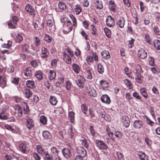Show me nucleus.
<instances>
[{
    "label": "nucleus",
    "instance_id": "13d9d810",
    "mask_svg": "<svg viewBox=\"0 0 160 160\" xmlns=\"http://www.w3.org/2000/svg\"><path fill=\"white\" fill-rule=\"evenodd\" d=\"M134 41V40L132 38H131L130 40H128V46L129 48H132L134 46L133 42Z\"/></svg>",
    "mask_w": 160,
    "mask_h": 160
},
{
    "label": "nucleus",
    "instance_id": "0eeeda50",
    "mask_svg": "<svg viewBox=\"0 0 160 160\" xmlns=\"http://www.w3.org/2000/svg\"><path fill=\"white\" fill-rule=\"evenodd\" d=\"M49 55V51L44 47H42L41 49L40 54L41 57L43 59L48 58Z\"/></svg>",
    "mask_w": 160,
    "mask_h": 160
},
{
    "label": "nucleus",
    "instance_id": "1a4fd4ad",
    "mask_svg": "<svg viewBox=\"0 0 160 160\" xmlns=\"http://www.w3.org/2000/svg\"><path fill=\"white\" fill-rule=\"evenodd\" d=\"M87 90L89 95L93 97L96 96L97 93L96 90L89 85L87 87Z\"/></svg>",
    "mask_w": 160,
    "mask_h": 160
},
{
    "label": "nucleus",
    "instance_id": "a878e982",
    "mask_svg": "<svg viewBox=\"0 0 160 160\" xmlns=\"http://www.w3.org/2000/svg\"><path fill=\"white\" fill-rule=\"evenodd\" d=\"M74 9L77 15L80 14L82 10V8L79 4L75 5Z\"/></svg>",
    "mask_w": 160,
    "mask_h": 160
},
{
    "label": "nucleus",
    "instance_id": "bf43d9fd",
    "mask_svg": "<svg viewBox=\"0 0 160 160\" xmlns=\"http://www.w3.org/2000/svg\"><path fill=\"white\" fill-rule=\"evenodd\" d=\"M149 64L151 66H154V59L152 57H150L148 59Z\"/></svg>",
    "mask_w": 160,
    "mask_h": 160
},
{
    "label": "nucleus",
    "instance_id": "6e6d98bb",
    "mask_svg": "<svg viewBox=\"0 0 160 160\" xmlns=\"http://www.w3.org/2000/svg\"><path fill=\"white\" fill-rule=\"evenodd\" d=\"M6 84V81L4 78L1 76H0V85L2 87H4Z\"/></svg>",
    "mask_w": 160,
    "mask_h": 160
},
{
    "label": "nucleus",
    "instance_id": "bb28decb",
    "mask_svg": "<svg viewBox=\"0 0 160 160\" xmlns=\"http://www.w3.org/2000/svg\"><path fill=\"white\" fill-rule=\"evenodd\" d=\"M19 148L20 150L23 153H27L26 145L24 143L20 144L19 146Z\"/></svg>",
    "mask_w": 160,
    "mask_h": 160
},
{
    "label": "nucleus",
    "instance_id": "2eb2a0df",
    "mask_svg": "<svg viewBox=\"0 0 160 160\" xmlns=\"http://www.w3.org/2000/svg\"><path fill=\"white\" fill-rule=\"evenodd\" d=\"M101 101L103 103L109 104L110 103L111 100L109 97L107 95H103L101 98Z\"/></svg>",
    "mask_w": 160,
    "mask_h": 160
},
{
    "label": "nucleus",
    "instance_id": "412c9836",
    "mask_svg": "<svg viewBox=\"0 0 160 160\" xmlns=\"http://www.w3.org/2000/svg\"><path fill=\"white\" fill-rule=\"evenodd\" d=\"M137 155L139 157L141 160H148V156L142 152H138Z\"/></svg>",
    "mask_w": 160,
    "mask_h": 160
},
{
    "label": "nucleus",
    "instance_id": "4c0bfd02",
    "mask_svg": "<svg viewBox=\"0 0 160 160\" xmlns=\"http://www.w3.org/2000/svg\"><path fill=\"white\" fill-rule=\"evenodd\" d=\"M25 95L26 97L29 98L32 95V92L28 89H25L24 92Z\"/></svg>",
    "mask_w": 160,
    "mask_h": 160
},
{
    "label": "nucleus",
    "instance_id": "dca6fc26",
    "mask_svg": "<svg viewBox=\"0 0 160 160\" xmlns=\"http://www.w3.org/2000/svg\"><path fill=\"white\" fill-rule=\"evenodd\" d=\"M109 8L111 11L113 12H116V6L113 1H110L109 3Z\"/></svg>",
    "mask_w": 160,
    "mask_h": 160
},
{
    "label": "nucleus",
    "instance_id": "72a5a7b5",
    "mask_svg": "<svg viewBox=\"0 0 160 160\" xmlns=\"http://www.w3.org/2000/svg\"><path fill=\"white\" fill-rule=\"evenodd\" d=\"M26 85L28 87L31 88H33L35 87L34 82L32 81H27L26 82Z\"/></svg>",
    "mask_w": 160,
    "mask_h": 160
},
{
    "label": "nucleus",
    "instance_id": "58836bf2",
    "mask_svg": "<svg viewBox=\"0 0 160 160\" xmlns=\"http://www.w3.org/2000/svg\"><path fill=\"white\" fill-rule=\"evenodd\" d=\"M24 75L27 76H30L32 74V71L30 68H27L24 71Z\"/></svg>",
    "mask_w": 160,
    "mask_h": 160
},
{
    "label": "nucleus",
    "instance_id": "c85d7f7f",
    "mask_svg": "<svg viewBox=\"0 0 160 160\" xmlns=\"http://www.w3.org/2000/svg\"><path fill=\"white\" fill-rule=\"evenodd\" d=\"M142 78L143 77L140 73L138 72L136 73L135 80L137 82L139 83H141L143 81Z\"/></svg>",
    "mask_w": 160,
    "mask_h": 160
},
{
    "label": "nucleus",
    "instance_id": "864d4df0",
    "mask_svg": "<svg viewBox=\"0 0 160 160\" xmlns=\"http://www.w3.org/2000/svg\"><path fill=\"white\" fill-rule=\"evenodd\" d=\"M86 61L90 65L91 63H92L93 61V56L90 55L88 56L86 58Z\"/></svg>",
    "mask_w": 160,
    "mask_h": 160
},
{
    "label": "nucleus",
    "instance_id": "603ef678",
    "mask_svg": "<svg viewBox=\"0 0 160 160\" xmlns=\"http://www.w3.org/2000/svg\"><path fill=\"white\" fill-rule=\"evenodd\" d=\"M29 46L27 44H25L22 45V49L23 52H29L28 48Z\"/></svg>",
    "mask_w": 160,
    "mask_h": 160
},
{
    "label": "nucleus",
    "instance_id": "aec40b11",
    "mask_svg": "<svg viewBox=\"0 0 160 160\" xmlns=\"http://www.w3.org/2000/svg\"><path fill=\"white\" fill-rule=\"evenodd\" d=\"M101 55L102 58L105 60L108 59L110 57L109 52L106 50L103 51L101 53Z\"/></svg>",
    "mask_w": 160,
    "mask_h": 160
},
{
    "label": "nucleus",
    "instance_id": "a18cd8bd",
    "mask_svg": "<svg viewBox=\"0 0 160 160\" xmlns=\"http://www.w3.org/2000/svg\"><path fill=\"white\" fill-rule=\"evenodd\" d=\"M90 27H91V33L92 34L95 36L97 35L98 33L97 32V29L95 26L93 25L92 24L91 25Z\"/></svg>",
    "mask_w": 160,
    "mask_h": 160
},
{
    "label": "nucleus",
    "instance_id": "7ed1b4c3",
    "mask_svg": "<svg viewBox=\"0 0 160 160\" xmlns=\"http://www.w3.org/2000/svg\"><path fill=\"white\" fill-rule=\"evenodd\" d=\"M25 119L26 120L25 125L27 127L29 130L31 129L34 125V121L28 116L26 117Z\"/></svg>",
    "mask_w": 160,
    "mask_h": 160
},
{
    "label": "nucleus",
    "instance_id": "f3484780",
    "mask_svg": "<svg viewBox=\"0 0 160 160\" xmlns=\"http://www.w3.org/2000/svg\"><path fill=\"white\" fill-rule=\"evenodd\" d=\"M72 25L71 23L67 24V26H65L63 32L64 33H68L72 29Z\"/></svg>",
    "mask_w": 160,
    "mask_h": 160
},
{
    "label": "nucleus",
    "instance_id": "e433bc0d",
    "mask_svg": "<svg viewBox=\"0 0 160 160\" xmlns=\"http://www.w3.org/2000/svg\"><path fill=\"white\" fill-rule=\"evenodd\" d=\"M68 116L70 122L73 123L74 121V113L72 112H70L68 113Z\"/></svg>",
    "mask_w": 160,
    "mask_h": 160
},
{
    "label": "nucleus",
    "instance_id": "3c124183",
    "mask_svg": "<svg viewBox=\"0 0 160 160\" xmlns=\"http://www.w3.org/2000/svg\"><path fill=\"white\" fill-rule=\"evenodd\" d=\"M72 87L71 82L69 81H67L66 82V88L67 90L69 91Z\"/></svg>",
    "mask_w": 160,
    "mask_h": 160
},
{
    "label": "nucleus",
    "instance_id": "ea45409f",
    "mask_svg": "<svg viewBox=\"0 0 160 160\" xmlns=\"http://www.w3.org/2000/svg\"><path fill=\"white\" fill-rule=\"evenodd\" d=\"M97 68L98 71L99 73L102 74L103 72L104 68L102 65L100 63L98 64Z\"/></svg>",
    "mask_w": 160,
    "mask_h": 160
},
{
    "label": "nucleus",
    "instance_id": "f704fd0d",
    "mask_svg": "<svg viewBox=\"0 0 160 160\" xmlns=\"http://www.w3.org/2000/svg\"><path fill=\"white\" fill-rule=\"evenodd\" d=\"M16 111H17L18 116L19 117H21L22 114V108L19 105H18V106L17 107V109Z\"/></svg>",
    "mask_w": 160,
    "mask_h": 160
},
{
    "label": "nucleus",
    "instance_id": "0e129e2a",
    "mask_svg": "<svg viewBox=\"0 0 160 160\" xmlns=\"http://www.w3.org/2000/svg\"><path fill=\"white\" fill-rule=\"evenodd\" d=\"M81 109L82 112L85 114L88 111L87 107L84 105H82L81 106Z\"/></svg>",
    "mask_w": 160,
    "mask_h": 160
},
{
    "label": "nucleus",
    "instance_id": "5701e85b",
    "mask_svg": "<svg viewBox=\"0 0 160 160\" xmlns=\"http://www.w3.org/2000/svg\"><path fill=\"white\" fill-rule=\"evenodd\" d=\"M142 123L141 120H136L133 123V126L136 128H140L142 126Z\"/></svg>",
    "mask_w": 160,
    "mask_h": 160
},
{
    "label": "nucleus",
    "instance_id": "5fc2aeb1",
    "mask_svg": "<svg viewBox=\"0 0 160 160\" xmlns=\"http://www.w3.org/2000/svg\"><path fill=\"white\" fill-rule=\"evenodd\" d=\"M133 96L138 100H141L142 97L140 96L139 93L135 91L133 92L132 93Z\"/></svg>",
    "mask_w": 160,
    "mask_h": 160
},
{
    "label": "nucleus",
    "instance_id": "e2e57ef3",
    "mask_svg": "<svg viewBox=\"0 0 160 160\" xmlns=\"http://www.w3.org/2000/svg\"><path fill=\"white\" fill-rule=\"evenodd\" d=\"M19 20V19L18 17L14 16L12 17V21L15 24H16Z\"/></svg>",
    "mask_w": 160,
    "mask_h": 160
},
{
    "label": "nucleus",
    "instance_id": "79ce46f5",
    "mask_svg": "<svg viewBox=\"0 0 160 160\" xmlns=\"http://www.w3.org/2000/svg\"><path fill=\"white\" fill-rule=\"evenodd\" d=\"M34 43L35 46L38 47L39 46L40 43V40L37 37H35L33 38Z\"/></svg>",
    "mask_w": 160,
    "mask_h": 160
},
{
    "label": "nucleus",
    "instance_id": "cd10ccee",
    "mask_svg": "<svg viewBox=\"0 0 160 160\" xmlns=\"http://www.w3.org/2000/svg\"><path fill=\"white\" fill-rule=\"evenodd\" d=\"M44 160H53V158L52 155L50 154L47 152L43 156Z\"/></svg>",
    "mask_w": 160,
    "mask_h": 160
},
{
    "label": "nucleus",
    "instance_id": "b1692460",
    "mask_svg": "<svg viewBox=\"0 0 160 160\" xmlns=\"http://www.w3.org/2000/svg\"><path fill=\"white\" fill-rule=\"evenodd\" d=\"M140 91L141 94L145 99H147L148 98V95L147 93V90L145 88H141L140 89Z\"/></svg>",
    "mask_w": 160,
    "mask_h": 160
},
{
    "label": "nucleus",
    "instance_id": "c9c22d12",
    "mask_svg": "<svg viewBox=\"0 0 160 160\" xmlns=\"http://www.w3.org/2000/svg\"><path fill=\"white\" fill-rule=\"evenodd\" d=\"M72 68L73 70L76 73H78L80 71V68L79 66L75 63L72 64Z\"/></svg>",
    "mask_w": 160,
    "mask_h": 160
},
{
    "label": "nucleus",
    "instance_id": "9d476101",
    "mask_svg": "<svg viewBox=\"0 0 160 160\" xmlns=\"http://www.w3.org/2000/svg\"><path fill=\"white\" fill-rule=\"evenodd\" d=\"M122 122L123 125L126 128L128 127L130 124V121L128 117L127 116L122 117Z\"/></svg>",
    "mask_w": 160,
    "mask_h": 160
},
{
    "label": "nucleus",
    "instance_id": "9b49d317",
    "mask_svg": "<svg viewBox=\"0 0 160 160\" xmlns=\"http://www.w3.org/2000/svg\"><path fill=\"white\" fill-rule=\"evenodd\" d=\"M63 54L64 60L67 64H71L72 62V59L70 58L71 57L69 56L65 52H63Z\"/></svg>",
    "mask_w": 160,
    "mask_h": 160
},
{
    "label": "nucleus",
    "instance_id": "423d86ee",
    "mask_svg": "<svg viewBox=\"0 0 160 160\" xmlns=\"http://www.w3.org/2000/svg\"><path fill=\"white\" fill-rule=\"evenodd\" d=\"M76 152L80 157H84L86 155V150L82 147L78 146L76 148Z\"/></svg>",
    "mask_w": 160,
    "mask_h": 160
},
{
    "label": "nucleus",
    "instance_id": "de8ad7c7",
    "mask_svg": "<svg viewBox=\"0 0 160 160\" xmlns=\"http://www.w3.org/2000/svg\"><path fill=\"white\" fill-rule=\"evenodd\" d=\"M104 30L106 36L109 38H111V32L110 30L107 28H104Z\"/></svg>",
    "mask_w": 160,
    "mask_h": 160
},
{
    "label": "nucleus",
    "instance_id": "37998d69",
    "mask_svg": "<svg viewBox=\"0 0 160 160\" xmlns=\"http://www.w3.org/2000/svg\"><path fill=\"white\" fill-rule=\"evenodd\" d=\"M23 40V38L21 34L18 33L16 36V42L20 43Z\"/></svg>",
    "mask_w": 160,
    "mask_h": 160
},
{
    "label": "nucleus",
    "instance_id": "a211bd4d",
    "mask_svg": "<svg viewBox=\"0 0 160 160\" xmlns=\"http://www.w3.org/2000/svg\"><path fill=\"white\" fill-rule=\"evenodd\" d=\"M125 19L123 17H121L118 20L117 24L121 28H123L124 25Z\"/></svg>",
    "mask_w": 160,
    "mask_h": 160
},
{
    "label": "nucleus",
    "instance_id": "4d7b16f0",
    "mask_svg": "<svg viewBox=\"0 0 160 160\" xmlns=\"http://www.w3.org/2000/svg\"><path fill=\"white\" fill-rule=\"evenodd\" d=\"M84 81H76V83L79 88H82L84 86Z\"/></svg>",
    "mask_w": 160,
    "mask_h": 160
},
{
    "label": "nucleus",
    "instance_id": "69168bd1",
    "mask_svg": "<svg viewBox=\"0 0 160 160\" xmlns=\"http://www.w3.org/2000/svg\"><path fill=\"white\" fill-rule=\"evenodd\" d=\"M124 82L128 88H131V84L130 82L128 79H125L124 81Z\"/></svg>",
    "mask_w": 160,
    "mask_h": 160
},
{
    "label": "nucleus",
    "instance_id": "c756f323",
    "mask_svg": "<svg viewBox=\"0 0 160 160\" xmlns=\"http://www.w3.org/2000/svg\"><path fill=\"white\" fill-rule=\"evenodd\" d=\"M42 134L43 137L45 139H49L51 137V136L50 133L48 131H44L43 132Z\"/></svg>",
    "mask_w": 160,
    "mask_h": 160
},
{
    "label": "nucleus",
    "instance_id": "052dcab7",
    "mask_svg": "<svg viewBox=\"0 0 160 160\" xmlns=\"http://www.w3.org/2000/svg\"><path fill=\"white\" fill-rule=\"evenodd\" d=\"M82 25L84 28L86 29H88L89 25V22L87 20L83 21L82 22Z\"/></svg>",
    "mask_w": 160,
    "mask_h": 160
},
{
    "label": "nucleus",
    "instance_id": "ddd939ff",
    "mask_svg": "<svg viewBox=\"0 0 160 160\" xmlns=\"http://www.w3.org/2000/svg\"><path fill=\"white\" fill-rule=\"evenodd\" d=\"M138 56L140 58L143 59L147 57V53L144 50L141 49L138 51Z\"/></svg>",
    "mask_w": 160,
    "mask_h": 160
},
{
    "label": "nucleus",
    "instance_id": "338daca9",
    "mask_svg": "<svg viewBox=\"0 0 160 160\" xmlns=\"http://www.w3.org/2000/svg\"><path fill=\"white\" fill-rule=\"evenodd\" d=\"M8 108V107L6 104H4L2 106V107L0 108V110L1 111L4 112L6 111Z\"/></svg>",
    "mask_w": 160,
    "mask_h": 160
},
{
    "label": "nucleus",
    "instance_id": "f257e3e1",
    "mask_svg": "<svg viewBox=\"0 0 160 160\" xmlns=\"http://www.w3.org/2000/svg\"><path fill=\"white\" fill-rule=\"evenodd\" d=\"M13 100L17 103L22 102L23 105V110L25 112H28L29 111V108L27 103L24 102H23V99L20 97L16 96L13 97Z\"/></svg>",
    "mask_w": 160,
    "mask_h": 160
},
{
    "label": "nucleus",
    "instance_id": "774afa93",
    "mask_svg": "<svg viewBox=\"0 0 160 160\" xmlns=\"http://www.w3.org/2000/svg\"><path fill=\"white\" fill-rule=\"evenodd\" d=\"M33 157L35 160H40L41 157L36 152L33 153Z\"/></svg>",
    "mask_w": 160,
    "mask_h": 160
},
{
    "label": "nucleus",
    "instance_id": "49530a36",
    "mask_svg": "<svg viewBox=\"0 0 160 160\" xmlns=\"http://www.w3.org/2000/svg\"><path fill=\"white\" fill-rule=\"evenodd\" d=\"M51 151L52 153L54 155H55L57 156H58L59 151L56 147H52L51 148Z\"/></svg>",
    "mask_w": 160,
    "mask_h": 160
},
{
    "label": "nucleus",
    "instance_id": "680f3d73",
    "mask_svg": "<svg viewBox=\"0 0 160 160\" xmlns=\"http://www.w3.org/2000/svg\"><path fill=\"white\" fill-rule=\"evenodd\" d=\"M54 21L52 19L48 20L46 22L47 25L49 27H51L52 26Z\"/></svg>",
    "mask_w": 160,
    "mask_h": 160
},
{
    "label": "nucleus",
    "instance_id": "f03ea898",
    "mask_svg": "<svg viewBox=\"0 0 160 160\" xmlns=\"http://www.w3.org/2000/svg\"><path fill=\"white\" fill-rule=\"evenodd\" d=\"M95 144L96 146L100 150H106L108 148L107 145L101 140H96Z\"/></svg>",
    "mask_w": 160,
    "mask_h": 160
},
{
    "label": "nucleus",
    "instance_id": "f8f14e48",
    "mask_svg": "<svg viewBox=\"0 0 160 160\" xmlns=\"http://www.w3.org/2000/svg\"><path fill=\"white\" fill-rule=\"evenodd\" d=\"M85 70L87 78L88 79H91L92 76L91 68L88 67H86Z\"/></svg>",
    "mask_w": 160,
    "mask_h": 160
},
{
    "label": "nucleus",
    "instance_id": "4be33fe9",
    "mask_svg": "<svg viewBox=\"0 0 160 160\" xmlns=\"http://www.w3.org/2000/svg\"><path fill=\"white\" fill-rule=\"evenodd\" d=\"M34 75L38 80H42L43 78L42 73L40 71H36Z\"/></svg>",
    "mask_w": 160,
    "mask_h": 160
},
{
    "label": "nucleus",
    "instance_id": "a19ab883",
    "mask_svg": "<svg viewBox=\"0 0 160 160\" xmlns=\"http://www.w3.org/2000/svg\"><path fill=\"white\" fill-rule=\"evenodd\" d=\"M100 84L104 88H107L108 87V84L107 81L104 80H102L100 81Z\"/></svg>",
    "mask_w": 160,
    "mask_h": 160
},
{
    "label": "nucleus",
    "instance_id": "473e14b6",
    "mask_svg": "<svg viewBox=\"0 0 160 160\" xmlns=\"http://www.w3.org/2000/svg\"><path fill=\"white\" fill-rule=\"evenodd\" d=\"M49 102L51 104L54 106L58 102L56 98L54 96H51L50 97Z\"/></svg>",
    "mask_w": 160,
    "mask_h": 160
},
{
    "label": "nucleus",
    "instance_id": "6e6552de",
    "mask_svg": "<svg viewBox=\"0 0 160 160\" xmlns=\"http://www.w3.org/2000/svg\"><path fill=\"white\" fill-rule=\"evenodd\" d=\"M107 25L109 27H113L115 25V22L114 19L111 16L107 17L106 20Z\"/></svg>",
    "mask_w": 160,
    "mask_h": 160
},
{
    "label": "nucleus",
    "instance_id": "8fccbe9b",
    "mask_svg": "<svg viewBox=\"0 0 160 160\" xmlns=\"http://www.w3.org/2000/svg\"><path fill=\"white\" fill-rule=\"evenodd\" d=\"M114 135L118 139H120L122 138V133L121 132L119 131H117L115 132Z\"/></svg>",
    "mask_w": 160,
    "mask_h": 160
},
{
    "label": "nucleus",
    "instance_id": "6ab92c4d",
    "mask_svg": "<svg viewBox=\"0 0 160 160\" xmlns=\"http://www.w3.org/2000/svg\"><path fill=\"white\" fill-rule=\"evenodd\" d=\"M94 3L97 7V8L99 9H101L103 8V4L102 1L100 0H94Z\"/></svg>",
    "mask_w": 160,
    "mask_h": 160
},
{
    "label": "nucleus",
    "instance_id": "c03bdc74",
    "mask_svg": "<svg viewBox=\"0 0 160 160\" xmlns=\"http://www.w3.org/2000/svg\"><path fill=\"white\" fill-rule=\"evenodd\" d=\"M58 6L59 8L62 10H64L66 8V4L62 2H60L58 4Z\"/></svg>",
    "mask_w": 160,
    "mask_h": 160
},
{
    "label": "nucleus",
    "instance_id": "39448f33",
    "mask_svg": "<svg viewBox=\"0 0 160 160\" xmlns=\"http://www.w3.org/2000/svg\"><path fill=\"white\" fill-rule=\"evenodd\" d=\"M68 147H70L69 148H63L62 150V152L63 156L67 159L70 158L72 155V153L70 150V148H71L70 144V143L68 144Z\"/></svg>",
    "mask_w": 160,
    "mask_h": 160
},
{
    "label": "nucleus",
    "instance_id": "4468645a",
    "mask_svg": "<svg viewBox=\"0 0 160 160\" xmlns=\"http://www.w3.org/2000/svg\"><path fill=\"white\" fill-rule=\"evenodd\" d=\"M36 149L38 152L43 156L48 151L46 150L44 148H42L40 145H38L36 147Z\"/></svg>",
    "mask_w": 160,
    "mask_h": 160
},
{
    "label": "nucleus",
    "instance_id": "20e7f679",
    "mask_svg": "<svg viewBox=\"0 0 160 160\" xmlns=\"http://www.w3.org/2000/svg\"><path fill=\"white\" fill-rule=\"evenodd\" d=\"M25 9L26 11L28 13L29 15L34 17L35 16V10L32 6L29 4H27L26 6Z\"/></svg>",
    "mask_w": 160,
    "mask_h": 160
},
{
    "label": "nucleus",
    "instance_id": "7c9ffc66",
    "mask_svg": "<svg viewBox=\"0 0 160 160\" xmlns=\"http://www.w3.org/2000/svg\"><path fill=\"white\" fill-rule=\"evenodd\" d=\"M81 143L82 145L87 148H88L89 147V144L88 143L87 140L84 138H82V139H80Z\"/></svg>",
    "mask_w": 160,
    "mask_h": 160
},
{
    "label": "nucleus",
    "instance_id": "2f4dec72",
    "mask_svg": "<svg viewBox=\"0 0 160 160\" xmlns=\"http://www.w3.org/2000/svg\"><path fill=\"white\" fill-rule=\"evenodd\" d=\"M153 42L155 48L157 50H160V41L158 39H155Z\"/></svg>",
    "mask_w": 160,
    "mask_h": 160
},
{
    "label": "nucleus",
    "instance_id": "393cba45",
    "mask_svg": "<svg viewBox=\"0 0 160 160\" xmlns=\"http://www.w3.org/2000/svg\"><path fill=\"white\" fill-rule=\"evenodd\" d=\"M49 79L52 80L54 79L56 77V73L54 70H50L48 74Z\"/></svg>",
    "mask_w": 160,
    "mask_h": 160
},
{
    "label": "nucleus",
    "instance_id": "09e8293b",
    "mask_svg": "<svg viewBox=\"0 0 160 160\" xmlns=\"http://www.w3.org/2000/svg\"><path fill=\"white\" fill-rule=\"evenodd\" d=\"M41 122L43 124L45 125L47 123V118L45 116H42L40 118Z\"/></svg>",
    "mask_w": 160,
    "mask_h": 160
}]
</instances>
